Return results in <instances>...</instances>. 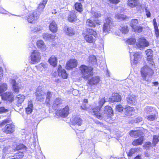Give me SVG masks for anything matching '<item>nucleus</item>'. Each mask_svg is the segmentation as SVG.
I'll return each mask as SVG.
<instances>
[{
    "instance_id": "49530a36",
    "label": "nucleus",
    "mask_w": 159,
    "mask_h": 159,
    "mask_svg": "<svg viewBox=\"0 0 159 159\" xmlns=\"http://www.w3.org/2000/svg\"><path fill=\"white\" fill-rule=\"evenodd\" d=\"M62 101L59 98H57L54 101L53 105L54 106H57L61 103Z\"/></svg>"
},
{
    "instance_id": "2eb2a0df",
    "label": "nucleus",
    "mask_w": 159,
    "mask_h": 159,
    "mask_svg": "<svg viewBox=\"0 0 159 159\" xmlns=\"http://www.w3.org/2000/svg\"><path fill=\"white\" fill-rule=\"evenodd\" d=\"M46 93L44 90L37 91L36 92V99L39 101H43L44 98Z\"/></svg>"
},
{
    "instance_id": "bf43d9fd",
    "label": "nucleus",
    "mask_w": 159,
    "mask_h": 159,
    "mask_svg": "<svg viewBox=\"0 0 159 159\" xmlns=\"http://www.w3.org/2000/svg\"><path fill=\"white\" fill-rule=\"evenodd\" d=\"M155 29V33L156 36L157 38H158L159 36V30L158 29V27L154 28Z\"/></svg>"
},
{
    "instance_id": "9d476101",
    "label": "nucleus",
    "mask_w": 159,
    "mask_h": 159,
    "mask_svg": "<svg viewBox=\"0 0 159 159\" xmlns=\"http://www.w3.org/2000/svg\"><path fill=\"white\" fill-rule=\"evenodd\" d=\"M77 65L76 60L75 59H71L69 60L66 63V69L67 70H72L76 67Z\"/></svg>"
},
{
    "instance_id": "f257e3e1",
    "label": "nucleus",
    "mask_w": 159,
    "mask_h": 159,
    "mask_svg": "<svg viewBox=\"0 0 159 159\" xmlns=\"http://www.w3.org/2000/svg\"><path fill=\"white\" fill-rule=\"evenodd\" d=\"M86 32L85 33L83 34L85 40L89 43H93L94 42L97 36L96 32L93 30L89 28L87 29Z\"/></svg>"
},
{
    "instance_id": "f3484780",
    "label": "nucleus",
    "mask_w": 159,
    "mask_h": 159,
    "mask_svg": "<svg viewBox=\"0 0 159 159\" xmlns=\"http://www.w3.org/2000/svg\"><path fill=\"white\" fill-rule=\"evenodd\" d=\"M146 53L147 57V60L150 62V64H151L152 66L154 65V63L152 61L153 59L152 51L150 49H147L146 51Z\"/></svg>"
},
{
    "instance_id": "4be33fe9",
    "label": "nucleus",
    "mask_w": 159,
    "mask_h": 159,
    "mask_svg": "<svg viewBox=\"0 0 159 159\" xmlns=\"http://www.w3.org/2000/svg\"><path fill=\"white\" fill-rule=\"evenodd\" d=\"M103 112L109 117L112 116L113 115V112L112 108L109 106L105 107Z\"/></svg>"
},
{
    "instance_id": "79ce46f5",
    "label": "nucleus",
    "mask_w": 159,
    "mask_h": 159,
    "mask_svg": "<svg viewBox=\"0 0 159 159\" xmlns=\"http://www.w3.org/2000/svg\"><path fill=\"white\" fill-rule=\"evenodd\" d=\"M89 62L91 64L94 65L96 64L97 60L95 57L94 56H91L89 57Z\"/></svg>"
},
{
    "instance_id": "603ef678",
    "label": "nucleus",
    "mask_w": 159,
    "mask_h": 159,
    "mask_svg": "<svg viewBox=\"0 0 159 159\" xmlns=\"http://www.w3.org/2000/svg\"><path fill=\"white\" fill-rule=\"evenodd\" d=\"M137 148H132L130 149L129 152L128 154V156L131 157L132 155L137 151Z\"/></svg>"
},
{
    "instance_id": "c03bdc74",
    "label": "nucleus",
    "mask_w": 159,
    "mask_h": 159,
    "mask_svg": "<svg viewBox=\"0 0 159 159\" xmlns=\"http://www.w3.org/2000/svg\"><path fill=\"white\" fill-rule=\"evenodd\" d=\"M95 23L94 21H93L92 20L90 19L87 20L86 21L87 25L91 27H95Z\"/></svg>"
},
{
    "instance_id": "393cba45",
    "label": "nucleus",
    "mask_w": 159,
    "mask_h": 159,
    "mask_svg": "<svg viewBox=\"0 0 159 159\" xmlns=\"http://www.w3.org/2000/svg\"><path fill=\"white\" fill-rule=\"evenodd\" d=\"M25 99V96L23 95L19 94L16 96V101L18 106H20Z\"/></svg>"
},
{
    "instance_id": "69168bd1",
    "label": "nucleus",
    "mask_w": 159,
    "mask_h": 159,
    "mask_svg": "<svg viewBox=\"0 0 159 159\" xmlns=\"http://www.w3.org/2000/svg\"><path fill=\"white\" fill-rule=\"evenodd\" d=\"M142 120V119L141 117H138L135 119L134 121L136 123H139Z\"/></svg>"
},
{
    "instance_id": "0eeeda50",
    "label": "nucleus",
    "mask_w": 159,
    "mask_h": 159,
    "mask_svg": "<svg viewBox=\"0 0 159 159\" xmlns=\"http://www.w3.org/2000/svg\"><path fill=\"white\" fill-rule=\"evenodd\" d=\"M9 81L12 85L13 91L15 93H18L19 90L22 89L23 88L21 84L16 82L14 79H11Z\"/></svg>"
},
{
    "instance_id": "58836bf2",
    "label": "nucleus",
    "mask_w": 159,
    "mask_h": 159,
    "mask_svg": "<svg viewBox=\"0 0 159 159\" xmlns=\"http://www.w3.org/2000/svg\"><path fill=\"white\" fill-rule=\"evenodd\" d=\"M128 27L126 25H122L119 27V30L121 31L122 33L126 34L129 31Z\"/></svg>"
},
{
    "instance_id": "a18cd8bd",
    "label": "nucleus",
    "mask_w": 159,
    "mask_h": 159,
    "mask_svg": "<svg viewBox=\"0 0 159 159\" xmlns=\"http://www.w3.org/2000/svg\"><path fill=\"white\" fill-rule=\"evenodd\" d=\"M7 89V85L6 83H2L0 85V93H1Z\"/></svg>"
},
{
    "instance_id": "b1692460",
    "label": "nucleus",
    "mask_w": 159,
    "mask_h": 159,
    "mask_svg": "<svg viewBox=\"0 0 159 159\" xmlns=\"http://www.w3.org/2000/svg\"><path fill=\"white\" fill-rule=\"evenodd\" d=\"M49 28L50 30L53 33L57 32V25L54 21L50 23Z\"/></svg>"
},
{
    "instance_id": "4c0bfd02",
    "label": "nucleus",
    "mask_w": 159,
    "mask_h": 159,
    "mask_svg": "<svg viewBox=\"0 0 159 159\" xmlns=\"http://www.w3.org/2000/svg\"><path fill=\"white\" fill-rule=\"evenodd\" d=\"M134 59L132 61L131 60V63L134 64H136L138 62L139 58L140 57L139 53L137 52L134 53Z\"/></svg>"
},
{
    "instance_id": "473e14b6",
    "label": "nucleus",
    "mask_w": 159,
    "mask_h": 159,
    "mask_svg": "<svg viewBox=\"0 0 159 159\" xmlns=\"http://www.w3.org/2000/svg\"><path fill=\"white\" fill-rule=\"evenodd\" d=\"M125 115L127 116H130L131 115L132 112H134V107L128 106L125 107Z\"/></svg>"
},
{
    "instance_id": "a211bd4d",
    "label": "nucleus",
    "mask_w": 159,
    "mask_h": 159,
    "mask_svg": "<svg viewBox=\"0 0 159 159\" xmlns=\"http://www.w3.org/2000/svg\"><path fill=\"white\" fill-rule=\"evenodd\" d=\"M100 81L99 77L98 76H94L88 80V83L91 85H96L98 84Z\"/></svg>"
},
{
    "instance_id": "bb28decb",
    "label": "nucleus",
    "mask_w": 159,
    "mask_h": 159,
    "mask_svg": "<svg viewBox=\"0 0 159 159\" xmlns=\"http://www.w3.org/2000/svg\"><path fill=\"white\" fill-rule=\"evenodd\" d=\"M50 64L53 67H55L57 65V59L55 56H52L48 60Z\"/></svg>"
},
{
    "instance_id": "7ed1b4c3",
    "label": "nucleus",
    "mask_w": 159,
    "mask_h": 159,
    "mask_svg": "<svg viewBox=\"0 0 159 159\" xmlns=\"http://www.w3.org/2000/svg\"><path fill=\"white\" fill-rule=\"evenodd\" d=\"M80 69L82 74V77L85 80H88L93 75L92 72L93 68L91 66L82 65Z\"/></svg>"
},
{
    "instance_id": "7c9ffc66",
    "label": "nucleus",
    "mask_w": 159,
    "mask_h": 159,
    "mask_svg": "<svg viewBox=\"0 0 159 159\" xmlns=\"http://www.w3.org/2000/svg\"><path fill=\"white\" fill-rule=\"evenodd\" d=\"M129 134L132 137H136L142 135L143 134V132L139 130H131L129 132Z\"/></svg>"
},
{
    "instance_id": "5701e85b",
    "label": "nucleus",
    "mask_w": 159,
    "mask_h": 159,
    "mask_svg": "<svg viewBox=\"0 0 159 159\" xmlns=\"http://www.w3.org/2000/svg\"><path fill=\"white\" fill-rule=\"evenodd\" d=\"M139 3L138 0H128L127 2V5L131 8L139 6Z\"/></svg>"
},
{
    "instance_id": "a19ab883",
    "label": "nucleus",
    "mask_w": 159,
    "mask_h": 159,
    "mask_svg": "<svg viewBox=\"0 0 159 159\" xmlns=\"http://www.w3.org/2000/svg\"><path fill=\"white\" fill-rule=\"evenodd\" d=\"M139 21L137 19H134L132 20L130 23V25L133 29H134L138 26Z\"/></svg>"
},
{
    "instance_id": "3c124183",
    "label": "nucleus",
    "mask_w": 159,
    "mask_h": 159,
    "mask_svg": "<svg viewBox=\"0 0 159 159\" xmlns=\"http://www.w3.org/2000/svg\"><path fill=\"white\" fill-rule=\"evenodd\" d=\"M115 18L119 20H123L125 19L124 16L123 15L119 14H116L115 16Z\"/></svg>"
},
{
    "instance_id": "dca6fc26",
    "label": "nucleus",
    "mask_w": 159,
    "mask_h": 159,
    "mask_svg": "<svg viewBox=\"0 0 159 159\" xmlns=\"http://www.w3.org/2000/svg\"><path fill=\"white\" fill-rule=\"evenodd\" d=\"M15 151V149L9 146L5 147L3 149V152L6 154V157L7 159L8 156L13 154L12 152Z\"/></svg>"
},
{
    "instance_id": "1a4fd4ad",
    "label": "nucleus",
    "mask_w": 159,
    "mask_h": 159,
    "mask_svg": "<svg viewBox=\"0 0 159 159\" xmlns=\"http://www.w3.org/2000/svg\"><path fill=\"white\" fill-rule=\"evenodd\" d=\"M112 22L111 19L110 17L107 18L106 20V22L103 26V31L106 32L110 31L112 27Z\"/></svg>"
},
{
    "instance_id": "f03ea898",
    "label": "nucleus",
    "mask_w": 159,
    "mask_h": 159,
    "mask_svg": "<svg viewBox=\"0 0 159 159\" xmlns=\"http://www.w3.org/2000/svg\"><path fill=\"white\" fill-rule=\"evenodd\" d=\"M10 119H7L3 120L1 123L2 125H5L2 129L3 131L6 134H11L15 130V126L11 123Z\"/></svg>"
},
{
    "instance_id": "ea45409f",
    "label": "nucleus",
    "mask_w": 159,
    "mask_h": 159,
    "mask_svg": "<svg viewBox=\"0 0 159 159\" xmlns=\"http://www.w3.org/2000/svg\"><path fill=\"white\" fill-rule=\"evenodd\" d=\"M75 7L76 10L79 12H81L83 11V7L81 3L76 2L75 4Z\"/></svg>"
},
{
    "instance_id": "f704fd0d",
    "label": "nucleus",
    "mask_w": 159,
    "mask_h": 159,
    "mask_svg": "<svg viewBox=\"0 0 159 159\" xmlns=\"http://www.w3.org/2000/svg\"><path fill=\"white\" fill-rule=\"evenodd\" d=\"M35 14V13L34 12L33 14L29 16L27 18V20L29 22L32 23L34 20L37 19V17L39 16Z\"/></svg>"
},
{
    "instance_id": "20e7f679",
    "label": "nucleus",
    "mask_w": 159,
    "mask_h": 159,
    "mask_svg": "<svg viewBox=\"0 0 159 159\" xmlns=\"http://www.w3.org/2000/svg\"><path fill=\"white\" fill-rule=\"evenodd\" d=\"M153 73L152 69L146 65L143 66L141 69V75L144 80H146V77L152 75Z\"/></svg>"
},
{
    "instance_id": "09e8293b",
    "label": "nucleus",
    "mask_w": 159,
    "mask_h": 159,
    "mask_svg": "<svg viewBox=\"0 0 159 159\" xmlns=\"http://www.w3.org/2000/svg\"><path fill=\"white\" fill-rule=\"evenodd\" d=\"M116 111L121 112L123 111L124 107L121 105H117L116 107Z\"/></svg>"
},
{
    "instance_id": "052dcab7",
    "label": "nucleus",
    "mask_w": 159,
    "mask_h": 159,
    "mask_svg": "<svg viewBox=\"0 0 159 159\" xmlns=\"http://www.w3.org/2000/svg\"><path fill=\"white\" fill-rule=\"evenodd\" d=\"M3 69L2 67H0V81L1 80V79L3 76Z\"/></svg>"
},
{
    "instance_id": "9b49d317",
    "label": "nucleus",
    "mask_w": 159,
    "mask_h": 159,
    "mask_svg": "<svg viewBox=\"0 0 159 159\" xmlns=\"http://www.w3.org/2000/svg\"><path fill=\"white\" fill-rule=\"evenodd\" d=\"M1 96L2 99L10 102H12L14 99L13 93L11 92H6L1 95Z\"/></svg>"
},
{
    "instance_id": "cd10ccee",
    "label": "nucleus",
    "mask_w": 159,
    "mask_h": 159,
    "mask_svg": "<svg viewBox=\"0 0 159 159\" xmlns=\"http://www.w3.org/2000/svg\"><path fill=\"white\" fill-rule=\"evenodd\" d=\"M82 121V120L80 117L77 116L73 118L72 122L74 125L80 126L81 125Z\"/></svg>"
},
{
    "instance_id": "e2e57ef3",
    "label": "nucleus",
    "mask_w": 159,
    "mask_h": 159,
    "mask_svg": "<svg viewBox=\"0 0 159 159\" xmlns=\"http://www.w3.org/2000/svg\"><path fill=\"white\" fill-rule=\"evenodd\" d=\"M145 11L146 12V15L147 17H150L151 16V13L149 10H148L147 8H146Z\"/></svg>"
},
{
    "instance_id": "f8f14e48",
    "label": "nucleus",
    "mask_w": 159,
    "mask_h": 159,
    "mask_svg": "<svg viewBox=\"0 0 159 159\" xmlns=\"http://www.w3.org/2000/svg\"><path fill=\"white\" fill-rule=\"evenodd\" d=\"M91 18H95L93 20V21H94L97 24L99 25H100L101 22L97 18L101 16V14L99 12L92 11L91 12Z\"/></svg>"
},
{
    "instance_id": "39448f33",
    "label": "nucleus",
    "mask_w": 159,
    "mask_h": 159,
    "mask_svg": "<svg viewBox=\"0 0 159 159\" xmlns=\"http://www.w3.org/2000/svg\"><path fill=\"white\" fill-rule=\"evenodd\" d=\"M30 61L31 64H34L39 62L41 58L40 53L37 50H34L30 56Z\"/></svg>"
},
{
    "instance_id": "37998d69",
    "label": "nucleus",
    "mask_w": 159,
    "mask_h": 159,
    "mask_svg": "<svg viewBox=\"0 0 159 159\" xmlns=\"http://www.w3.org/2000/svg\"><path fill=\"white\" fill-rule=\"evenodd\" d=\"M145 118L149 121H153L157 118V116L155 115H150L147 116Z\"/></svg>"
},
{
    "instance_id": "864d4df0",
    "label": "nucleus",
    "mask_w": 159,
    "mask_h": 159,
    "mask_svg": "<svg viewBox=\"0 0 159 159\" xmlns=\"http://www.w3.org/2000/svg\"><path fill=\"white\" fill-rule=\"evenodd\" d=\"M151 146V144L150 142H147L145 143V144L143 145V147L144 148L146 149H148Z\"/></svg>"
},
{
    "instance_id": "c85d7f7f",
    "label": "nucleus",
    "mask_w": 159,
    "mask_h": 159,
    "mask_svg": "<svg viewBox=\"0 0 159 159\" xmlns=\"http://www.w3.org/2000/svg\"><path fill=\"white\" fill-rule=\"evenodd\" d=\"M37 45L38 48L42 51H45L46 49V47L43 41L42 40L37 41Z\"/></svg>"
},
{
    "instance_id": "8fccbe9b",
    "label": "nucleus",
    "mask_w": 159,
    "mask_h": 159,
    "mask_svg": "<svg viewBox=\"0 0 159 159\" xmlns=\"http://www.w3.org/2000/svg\"><path fill=\"white\" fill-rule=\"evenodd\" d=\"M136 41L134 38H131L127 40V43L129 44L133 45L134 44Z\"/></svg>"
},
{
    "instance_id": "72a5a7b5",
    "label": "nucleus",
    "mask_w": 159,
    "mask_h": 159,
    "mask_svg": "<svg viewBox=\"0 0 159 159\" xmlns=\"http://www.w3.org/2000/svg\"><path fill=\"white\" fill-rule=\"evenodd\" d=\"M143 141V137L142 136L137 139L134 140L132 142V144L134 146H138L141 145Z\"/></svg>"
},
{
    "instance_id": "412c9836",
    "label": "nucleus",
    "mask_w": 159,
    "mask_h": 159,
    "mask_svg": "<svg viewBox=\"0 0 159 159\" xmlns=\"http://www.w3.org/2000/svg\"><path fill=\"white\" fill-rule=\"evenodd\" d=\"M23 156V153L20 152L18 153L13 154L11 155L8 156L7 159H22Z\"/></svg>"
},
{
    "instance_id": "2f4dec72",
    "label": "nucleus",
    "mask_w": 159,
    "mask_h": 159,
    "mask_svg": "<svg viewBox=\"0 0 159 159\" xmlns=\"http://www.w3.org/2000/svg\"><path fill=\"white\" fill-rule=\"evenodd\" d=\"M64 30L65 34L69 36H72L74 34L73 30L70 27H65Z\"/></svg>"
},
{
    "instance_id": "e433bc0d",
    "label": "nucleus",
    "mask_w": 159,
    "mask_h": 159,
    "mask_svg": "<svg viewBox=\"0 0 159 159\" xmlns=\"http://www.w3.org/2000/svg\"><path fill=\"white\" fill-rule=\"evenodd\" d=\"M43 37L44 39L47 41L53 39L55 38L54 35L48 33L43 34Z\"/></svg>"
},
{
    "instance_id": "338daca9",
    "label": "nucleus",
    "mask_w": 159,
    "mask_h": 159,
    "mask_svg": "<svg viewBox=\"0 0 159 159\" xmlns=\"http://www.w3.org/2000/svg\"><path fill=\"white\" fill-rule=\"evenodd\" d=\"M24 147V145L23 144H20L18 145L16 148L15 149H15V150H18L19 149H20L21 148H23Z\"/></svg>"
},
{
    "instance_id": "c756f323",
    "label": "nucleus",
    "mask_w": 159,
    "mask_h": 159,
    "mask_svg": "<svg viewBox=\"0 0 159 159\" xmlns=\"http://www.w3.org/2000/svg\"><path fill=\"white\" fill-rule=\"evenodd\" d=\"M68 20L71 23H73L77 20V18L76 15L73 12H71L68 16Z\"/></svg>"
},
{
    "instance_id": "13d9d810",
    "label": "nucleus",
    "mask_w": 159,
    "mask_h": 159,
    "mask_svg": "<svg viewBox=\"0 0 159 159\" xmlns=\"http://www.w3.org/2000/svg\"><path fill=\"white\" fill-rule=\"evenodd\" d=\"M45 103L47 106L50 107L51 106L50 99H49L48 98H46Z\"/></svg>"
},
{
    "instance_id": "6ab92c4d",
    "label": "nucleus",
    "mask_w": 159,
    "mask_h": 159,
    "mask_svg": "<svg viewBox=\"0 0 159 159\" xmlns=\"http://www.w3.org/2000/svg\"><path fill=\"white\" fill-rule=\"evenodd\" d=\"M58 75L63 79H66L68 76V74L64 69H62L61 65L58 66Z\"/></svg>"
},
{
    "instance_id": "0e129e2a",
    "label": "nucleus",
    "mask_w": 159,
    "mask_h": 159,
    "mask_svg": "<svg viewBox=\"0 0 159 159\" xmlns=\"http://www.w3.org/2000/svg\"><path fill=\"white\" fill-rule=\"evenodd\" d=\"M7 111V110L5 109L4 107H0V113L6 112Z\"/></svg>"
},
{
    "instance_id": "774afa93",
    "label": "nucleus",
    "mask_w": 159,
    "mask_h": 159,
    "mask_svg": "<svg viewBox=\"0 0 159 159\" xmlns=\"http://www.w3.org/2000/svg\"><path fill=\"white\" fill-rule=\"evenodd\" d=\"M81 107L83 110H86L87 109V107L86 104L84 103L82 104Z\"/></svg>"
},
{
    "instance_id": "ddd939ff",
    "label": "nucleus",
    "mask_w": 159,
    "mask_h": 159,
    "mask_svg": "<svg viewBox=\"0 0 159 159\" xmlns=\"http://www.w3.org/2000/svg\"><path fill=\"white\" fill-rule=\"evenodd\" d=\"M47 1L48 0H43L42 2H41L39 4L36 12H34L38 16H39L43 11Z\"/></svg>"
},
{
    "instance_id": "c9c22d12",
    "label": "nucleus",
    "mask_w": 159,
    "mask_h": 159,
    "mask_svg": "<svg viewBox=\"0 0 159 159\" xmlns=\"http://www.w3.org/2000/svg\"><path fill=\"white\" fill-rule=\"evenodd\" d=\"M33 106L32 101H29L28 107L26 108V112L28 114L31 113L32 111Z\"/></svg>"
},
{
    "instance_id": "680f3d73",
    "label": "nucleus",
    "mask_w": 159,
    "mask_h": 159,
    "mask_svg": "<svg viewBox=\"0 0 159 159\" xmlns=\"http://www.w3.org/2000/svg\"><path fill=\"white\" fill-rule=\"evenodd\" d=\"M110 2L113 4H117L119 2L120 0H108Z\"/></svg>"
},
{
    "instance_id": "423d86ee",
    "label": "nucleus",
    "mask_w": 159,
    "mask_h": 159,
    "mask_svg": "<svg viewBox=\"0 0 159 159\" xmlns=\"http://www.w3.org/2000/svg\"><path fill=\"white\" fill-rule=\"evenodd\" d=\"M69 113V108L68 106H66L64 108L57 110L56 115L58 116L62 117H66Z\"/></svg>"
},
{
    "instance_id": "6e6552de",
    "label": "nucleus",
    "mask_w": 159,
    "mask_h": 159,
    "mask_svg": "<svg viewBox=\"0 0 159 159\" xmlns=\"http://www.w3.org/2000/svg\"><path fill=\"white\" fill-rule=\"evenodd\" d=\"M149 45V43L143 38H139L136 43V45L139 48H143Z\"/></svg>"
},
{
    "instance_id": "aec40b11",
    "label": "nucleus",
    "mask_w": 159,
    "mask_h": 159,
    "mask_svg": "<svg viewBox=\"0 0 159 159\" xmlns=\"http://www.w3.org/2000/svg\"><path fill=\"white\" fill-rule=\"evenodd\" d=\"M121 100V96L117 93H113L111 98H110V101L112 102H118L120 101Z\"/></svg>"
},
{
    "instance_id": "a878e982",
    "label": "nucleus",
    "mask_w": 159,
    "mask_h": 159,
    "mask_svg": "<svg viewBox=\"0 0 159 159\" xmlns=\"http://www.w3.org/2000/svg\"><path fill=\"white\" fill-rule=\"evenodd\" d=\"M101 108L99 107H97L94 108L93 109V111L92 113L93 115H95L98 118H100L101 117V115L99 112Z\"/></svg>"
},
{
    "instance_id": "de8ad7c7",
    "label": "nucleus",
    "mask_w": 159,
    "mask_h": 159,
    "mask_svg": "<svg viewBox=\"0 0 159 159\" xmlns=\"http://www.w3.org/2000/svg\"><path fill=\"white\" fill-rule=\"evenodd\" d=\"M143 28V27L140 26H137L133 30L135 32L137 33H140L142 31Z\"/></svg>"
},
{
    "instance_id": "4d7b16f0",
    "label": "nucleus",
    "mask_w": 159,
    "mask_h": 159,
    "mask_svg": "<svg viewBox=\"0 0 159 159\" xmlns=\"http://www.w3.org/2000/svg\"><path fill=\"white\" fill-rule=\"evenodd\" d=\"M105 102V100L104 98H101L99 101V107L101 108Z\"/></svg>"
},
{
    "instance_id": "4468645a",
    "label": "nucleus",
    "mask_w": 159,
    "mask_h": 159,
    "mask_svg": "<svg viewBox=\"0 0 159 159\" xmlns=\"http://www.w3.org/2000/svg\"><path fill=\"white\" fill-rule=\"evenodd\" d=\"M137 97L134 95H129L126 98L127 103L129 104L135 105L137 102Z\"/></svg>"
},
{
    "instance_id": "5fc2aeb1",
    "label": "nucleus",
    "mask_w": 159,
    "mask_h": 159,
    "mask_svg": "<svg viewBox=\"0 0 159 159\" xmlns=\"http://www.w3.org/2000/svg\"><path fill=\"white\" fill-rule=\"evenodd\" d=\"M153 108L151 107H147L144 109V111L146 113H150L152 111Z\"/></svg>"
},
{
    "instance_id": "6e6d98bb",
    "label": "nucleus",
    "mask_w": 159,
    "mask_h": 159,
    "mask_svg": "<svg viewBox=\"0 0 159 159\" xmlns=\"http://www.w3.org/2000/svg\"><path fill=\"white\" fill-rule=\"evenodd\" d=\"M159 139L157 136L155 135L153 136V144L155 146L156 144L158 142Z\"/></svg>"
}]
</instances>
